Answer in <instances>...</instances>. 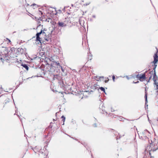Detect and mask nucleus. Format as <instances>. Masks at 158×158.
Here are the masks:
<instances>
[{
  "label": "nucleus",
  "mask_w": 158,
  "mask_h": 158,
  "mask_svg": "<svg viewBox=\"0 0 158 158\" xmlns=\"http://www.w3.org/2000/svg\"><path fill=\"white\" fill-rule=\"evenodd\" d=\"M154 61L153 63L154 64V65H152L153 70L150 72L146 76V78H149V80L151 79L153 75V77L152 79L154 81H156L155 79V77H156V73L155 72V69L156 67L157 64H156L158 61V56L156 54H155L154 56Z\"/></svg>",
  "instance_id": "nucleus-1"
},
{
  "label": "nucleus",
  "mask_w": 158,
  "mask_h": 158,
  "mask_svg": "<svg viewBox=\"0 0 158 158\" xmlns=\"http://www.w3.org/2000/svg\"><path fill=\"white\" fill-rule=\"evenodd\" d=\"M151 141L152 143L148 145L145 149V151L149 152L150 155L151 152H154L158 149V141L156 140L153 142L152 141Z\"/></svg>",
  "instance_id": "nucleus-2"
},
{
  "label": "nucleus",
  "mask_w": 158,
  "mask_h": 158,
  "mask_svg": "<svg viewBox=\"0 0 158 158\" xmlns=\"http://www.w3.org/2000/svg\"><path fill=\"white\" fill-rule=\"evenodd\" d=\"M136 77L139 79V80L141 81H143V80H145L146 78L145 73L143 74L142 75L139 76V74L136 76Z\"/></svg>",
  "instance_id": "nucleus-3"
},
{
  "label": "nucleus",
  "mask_w": 158,
  "mask_h": 158,
  "mask_svg": "<svg viewBox=\"0 0 158 158\" xmlns=\"http://www.w3.org/2000/svg\"><path fill=\"white\" fill-rule=\"evenodd\" d=\"M62 22L65 24L64 25L66 27L69 25V23H70L69 21V18H65L64 20L62 21Z\"/></svg>",
  "instance_id": "nucleus-4"
},
{
  "label": "nucleus",
  "mask_w": 158,
  "mask_h": 158,
  "mask_svg": "<svg viewBox=\"0 0 158 158\" xmlns=\"http://www.w3.org/2000/svg\"><path fill=\"white\" fill-rule=\"evenodd\" d=\"M64 24L62 21H59L57 23V26L58 27H65L66 26Z\"/></svg>",
  "instance_id": "nucleus-5"
},
{
  "label": "nucleus",
  "mask_w": 158,
  "mask_h": 158,
  "mask_svg": "<svg viewBox=\"0 0 158 158\" xmlns=\"http://www.w3.org/2000/svg\"><path fill=\"white\" fill-rule=\"evenodd\" d=\"M51 9L49 10L50 11H51V13H50V14L52 15H55L56 14V10L55 9L51 8Z\"/></svg>",
  "instance_id": "nucleus-6"
},
{
  "label": "nucleus",
  "mask_w": 158,
  "mask_h": 158,
  "mask_svg": "<svg viewBox=\"0 0 158 158\" xmlns=\"http://www.w3.org/2000/svg\"><path fill=\"white\" fill-rule=\"evenodd\" d=\"M145 105H146V103L147 102V91L146 89H145Z\"/></svg>",
  "instance_id": "nucleus-7"
},
{
  "label": "nucleus",
  "mask_w": 158,
  "mask_h": 158,
  "mask_svg": "<svg viewBox=\"0 0 158 158\" xmlns=\"http://www.w3.org/2000/svg\"><path fill=\"white\" fill-rule=\"evenodd\" d=\"M79 23L81 26L82 27H85L84 22V20H82L81 19H79Z\"/></svg>",
  "instance_id": "nucleus-8"
},
{
  "label": "nucleus",
  "mask_w": 158,
  "mask_h": 158,
  "mask_svg": "<svg viewBox=\"0 0 158 158\" xmlns=\"http://www.w3.org/2000/svg\"><path fill=\"white\" fill-rule=\"evenodd\" d=\"M55 64L57 66V67L59 68V69H61L62 70V66L60 65V63L58 62H55Z\"/></svg>",
  "instance_id": "nucleus-9"
},
{
  "label": "nucleus",
  "mask_w": 158,
  "mask_h": 158,
  "mask_svg": "<svg viewBox=\"0 0 158 158\" xmlns=\"http://www.w3.org/2000/svg\"><path fill=\"white\" fill-rule=\"evenodd\" d=\"M21 66L23 67L24 68H25L27 70H28V67L27 65L25 64H21Z\"/></svg>",
  "instance_id": "nucleus-10"
},
{
  "label": "nucleus",
  "mask_w": 158,
  "mask_h": 158,
  "mask_svg": "<svg viewBox=\"0 0 158 158\" xmlns=\"http://www.w3.org/2000/svg\"><path fill=\"white\" fill-rule=\"evenodd\" d=\"M36 41H39L41 43V38L40 37V36L36 35Z\"/></svg>",
  "instance_id": "nucleus-11"
},
{
  "label": "nucleus",
  "mask_w": 158,
  "mask_h": 158,
  "mask_svg": "<svg viewBox=\"0 0 158 158\" xmlns=\"http://www.w3.org/2000/svg\"><path fill=\"white\" fill-rule=\"evenodd\" d=\"M52 19L49 18H47L46 20L45 21L46 22H50V23L52 21Z\"/></svg>",
  "instance_id": "nucleus-12"
},
{
  "label": "nucleus",
  "mask_w": 158,
  "mask_h": 158,
  "mask_svg": "<svg viewBox=\"0 0 158 158\" xmlns=\"http://www.w3.org/2000/svg\"><path fill=\"white\" fill-rule=\"evenodd\" d=\"M51 23L53 25V26L57 25V23L56 24V23L55 21H54L52 20Z\"/></svg>",
  "instance_id": "nucleus-13"
},
{
  "label": "nucleus",
  "mask_w": 158,
  "mask_h": 158,
  "mask_svg": "<svg viewBox=\"0 0 158 158\" xmlns=\"http://www.w3.org/2000/svg\"><path fill=\"white\" fill-rule=\"evenodd\" d=\"M19 51L22 54L23 53L24 49L23 48H19Z\"/></svg>",
  "instance_id": "nucleus-14"
},
{
  "label": "nucleus",
  "mask_w": 158,
  "mask_h": 158,
  "mask_svg": "<svg viewBox=\"0 0 158 158\" xmlns=\"http://www.w3.org/2000/svg\"><path fill=\"white\" fill-rule=\"evenodd\" d=\"M45 40L48 42H49L50 39L48 37H45L44 38Z\"/></svg>",
  "instance_id": "nucleus-15"
},
{
  "label": "nucleus",
  "mask_w": 158,
  "mask_h": 158,
  "mask_svg": "<svg viewBox=\"0 0 158 158\" xmlns=\"http://www.w3.org/2000/svg\"><path fill=\"white\" fill-rule=\"evenodd\" d=\"M88 59H89L90 60H91L92 59V55L91 54V53H88Z\"/></svg>",
  "instance_id": "nucleus-16"
},
{
  "label": "nucleus",
  "mask_w": 158,
  "mask_h": 158,
  "mask_svg": "<svg viewBox=\"0 0 158 158\" xmlns=\"http://www.w3.org/2000/svg\"><path fill=\"white\" fill-rule=\"evenodd\" d=\"M99 89L102 91H103V92L105 93V89L103 87H100L99 88Z\"/></svg>",
  "instance_id": "nucleus-17"
},
{
  "label": "nucleus",
  "mask_w": 158,
  "mask_h": 158,
  "mask_svg": "<svg viewBox=\"0 0 158 158\" xmlns=\"http://www.w3.org/2000/svg\"><path fill=\"white\" fill-rule=\"evenodd\" d=\"M42 33V31L41 30L40 32L37 33L36 34V35H38L40 36V34H41Z\"/></svg>",
  "instance_id": "nucleus-18"
},
{
  "label": "nucleus",
  "mask_w": 158,
  "mask_h": 158,
  "mask_svg": "<svg viewBox=\"0 0 158 158\" xmlns=\"http://www.w3.org/2000/svg\"><path fill=\"white\" fill-rule=\"evenodd\" d=\"M38 13L39 15L41 14L42 15H43V13L42 12L41 10H40V9L39 10Z\"/></svg>",
  "instance_id": "nucleus-19"
},
{
  "label": "nucleus",
  "mask_w": 158,
  "mask_h": 158,
  "mask_svg": "<svg viewBox=\"0 0 158 158\" xmlns=\"http://www.w3.org/2000/svg\"><path fill=\"white\" fill-rule=\"evenodd\" d=\"M61 118H63L62 120L63 121V122L64 123L65 119V117L63 115L62 116H61Z\"/></svg>",
  "instance_id": "nucleus-20"
},
{
  "label": "nucleus",
  "mask_w": 158,
  "mask_h": 158,
  "mask_svg": "<svg viewBox=\"0 0 158 158\" xmlns=\"http://www.w3.org/2000/svg\"><path fill=\"white\" fill-rule=\"evenodd\" d=\"M57 27H58V26H57V25H56V26H52V27L53 28V29L55 30Z\"/></svg>",
  "instance_id": "nucleus-21"
},
{
  "label": "nucleus",
  "mask_w": 158,
  "mask_h": 158,
  "mask_svg": "<svg viewBox=\"0 0 158 158\" xmlns=\"http://www.w3.org/2000/svg\"><path fill=\"white\" fill-rule=\"evenodd\" d=\"M59 83L60 84H63V81L61 80V79H60V81H59Z\"/></svg>",
  "instance_id": "nucleus-22"
},
{
  "label": "nucleus",
  "mask_w": 158,
  "mask_h": 158,
  "mask_svg": "<svg viewBox=\"0 0 158 158\" xmlns=\"http://www.w3.org/2000/svg\"><path fill=\"white\" fill-rule=\"evenodd\" d=\"M31 6H35V7H37V6L36 4L34 3Z\"/></svg>",
  "instance_id": "nucleus-23"
},
{
  "label": "nucleus",
  "mask_w": 158,
  "mask_h": 158,
  "mask_svg": "<svg viewBox=\"0 0 158 158\" xmlns=\"http://www.w3.org/2000/svg\"><path fill=\"white\" fill-rule=\"evenodd\" d=\"M114 135H117V134L118 135V134L117 132H116V131H115V132L114 133Z\"/></svg>",
  "instance_id": "nucleus-24"
},
{
  "label": "nucleus",
  "mask_w": 158,
  "mask_h": 158,
  "mask_svg": "<svg viewBox=\"0 0 158 158\" xmlns=\"http://www.w3.org/2000/svg\"><path fill=\"white\" fill-rule=\"evenodd\" d=\"M139 82V81H137V82H135L134 81H133V83H134L136 84V83H138Z\"/></svg>",
  "instance_id": "nucleus-25"
},
{
  "label": "nucleus",
  "mask_w": 158,
  "mask_h": 158,
  "mask_svg": "<svg viewBox=\"0 0 158 158\" xmlns=\"http://www.w3.org/2000/svg\"><path fill=\"white\" fill-rule=\"evenodd\" d=\"M144 132H146H146H147L148 133H149V132L146 130L144 131Z\"/></svg>",
  "instance_id": "nucleus-26"
},
{
  "label": "nucleus",
  "mask_w": 158,
  "mask_h": 158,
  "mask_svg": "<svg viewBox=\"0 0 158 158\" xmlns=\"http://www.w3.org/2000/svg\"><path fill=\"white\" fill-rule=\"evenodd\" d=\"M126 78H127L128 79H129V77L128 76H126Z\"/></svg>",
  "instance_id": "nucleus-27"
},
{
  "label": "nucleus",
  "mask_w": 158,
  "mask_h": 158,
  "mask_svg": "<svg viewBox=\"0 0 158 158\" xmlns=\"http://www.w3.org/2000/svg\"><path fill=\"white\" fill-rule=\"evenodd\" d=\"M108 81H109V80H105V83H107L108 82Z\"/></svg>",
  "instance_id": "nucleus-28"
},
{
  "label": "nucleus",
  "mask_w": 158,
  "mask_h": 158,
  "mask_svg": "<svg viewBox=\"0 0 158 158\" xmlns=\"http://www.w3.org/2000/svg\"><path fill=\"white\" fill-rule=\"evenodd\" d=\"M94 127H96V124H94Z\"/></svg>",
  "instance_id": "nucleus-29"
},
{
  "label": "nucleus",
  "mask_w": 158,
  "mask_h": 158,
  "mask_svg": "<svg viewBox=\"0 0 158 158\" xmlns=\"http://www.w3.org/2000/svg\"><path fill=\"white\" fill-rule=\"evenodd\" d=\"M116 139H117L118 138H120V137H119L118 138V136H117L116 137Z\"/></svg>",
  "instance_id": "nucleus-30"
},
{
  "label": "nucleus",
  "mask_w": 158,
  "mask_h": 158,
  "mask_svg": "<svg viewBox=\"0 0 158 158\" xmlns=\"http://www.w3.org/2000/svg\"><path fill=\"white\" fill-rule=\"evenodd\" d=\"M156 49H157V52H156L155 54H157V52H158V49H157V48H156Z\"/></svg>",
  "instance_id": "nucleus-31"
},
{
  "label": "nucleus",
  "mask_w": 158,
  "mask_h": 158,
  "mask_svg": "<svg viewBox=\"0 0 158 158\" xmlns=\"http://www.w3.org/2000/svg\"><path fill=\"white\" fill-rule=\"evenodd\" d=\"M7 39L8 40V41H9V43L11 41H10V40H9V39H8L7 38Z\"/></svg>",
  "instance_id": "nucleus-32"
},
{
  "label": "nucleus",
  "mask_w": 158,
  "mask_h": 158,
  "mask_svg": "<svg viewBox=\"0 0 158 158\" xmlns=\"http://www.w3.org/2000/svg\"><path fill=\"white\" fill-rule=\"evenodd\" d=\"M112 78H113V80H114V79L115 78V77L114 76H113Z\"/></svg>",
  "instance_id": "nucleus-33"
},
{
  "label": "nucleus",
  "mask_w": 158,
  "mask_h": 158,
  "mask_svg": "<svg viewBox=\"0 0 158 158\" xmlns=\"http://www.w3.org/2000/svg\"><path fill=\"white\" fill-rule=\"evenodd\" d=\"M48 70L49 71H51V69L50 68V69H48Z\"/></svg>",
  "instance_id": "nucleus-34"
},
{
  "label": "nucleus",
  "mask_w": 158,
  "mask_h": 158,
  "mask_svg": "<svg viewBox=\"0 0 158 158\" xmlns=\"http://www.w3.org/2000/svg\"><path fill=\"white\" fill-rule=\"evenodd\" d=\"M93 17L95 18V15H93Z\"/></svg>",
  "instance_id": "nucleus-35"
},
{
  "label": "nucleus",
  "mask_w": 158,
  "mask_h": 158,
  "mask_svg": "<svg viewBox=\"0 0 158 158\" xmlns=\"http://www.w3.org/2000/svg\"><path fill=\"white\" fill-rule=\"evenodd\" d=\"M103 78V77H99V79H100V78Z\"/></svg>",
  "instance_id": "nucleus-36"
},
{
  "label": "nucleus",
  "mask_w": 158,
  "mask_h": 158,
  "mask_svg": "<svg viewBox=\"0 0 158 158\" xmlns=\"http://www.w3.org/2000/svg\"><path fill=\"white\" fill-rule=\"evenodd\" d=\"M48 66H49V67H50H50H51V66H50V65H48Z\"/></svg>",
  "instance_id": "nucleus-37"
},
{
  "label": "nucleus",
  "mask_w": 158,
  "mask_h": 158,
  "mask_svg": "<svg viewBox=\"0 0 158 158\" xmlns=\"http://www.w3.org/2000/svg\"><path fill=\"white\" fill-rule=\"evenodd\" d=\"M43 34H44H44H45V32H43Z\"/></svg>",
  "instance_id": "nucleus-38"
},
{
  "label": "nucleus",
  "mask_w": 158,
  "mask_h": 158,
  "mask_svg": "<svg viewBox=\"0 0 158 158\" xmlns=\"http://www.w3.org/2000/svg\"><path fill=\"white\" fill-rule=\"evenodd\" d=\"M41 53H42V55H43V54H44L43 53V52H41Z\"/></svg>",
  "instance_id": "nucleus-39"
},
{
  "label": "nucleus",
  "mask_w": 158,
  "mask_h": 158,
  "mask_svg": "<svg viewBox=\"0 0 158 158\" xmlns=\"http://www.w3.org/2000/svg\"><path fill=\"white\" fill-rule=\"evenodd\" d=\"M75 139V140H77V139Z\"/></svg>",
  "instance_id": "nucleus-40"
}]
</instances>
